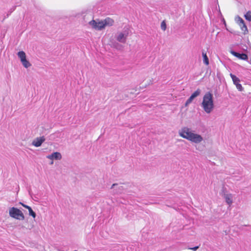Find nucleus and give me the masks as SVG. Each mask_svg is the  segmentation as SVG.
<instances>
[{
  "label": "nucleus",
  "instance_id": "obj_1",
  "mask_svg": "<svg viewBox=\"0 0 251 251\" xmlns=\"http://www.w3.org/2000/svg\"><path fill=\"white\" fill-rule=\"evenodd\" d=\"M178 134L181 137L195 144H201L204 141V138L201 135L187 126H184L179 129Z\"/></svg>",
  "mask_w": 251,
  "mask_h": 251
},
{
  "label": "nucleus",
  "instance_id": "obj_2",
  "mask_svg": "<svg viewBox=\"0 0 251 251\" xmlns=\"http://www.w3.org/2000/svg\"><path fill=\"white\" fill-rule=\"evenodd\" d=\"M201 106L206 114H210L213 111L215 105L212 94L207 92L204 95Z\"/></svg>",
  "mask_w": 251,
  "mask_h": 251
},
{
  "label": "nucleus",
  "instance_id": "obj_3",
  "mask_svg": "<svg viewBox=\"0 0 251 251\" xmlns=\"http://www.w3.org/2000/svg\"><path fill=\"white\" fill-rule=\"evenodd\" d=\"M130 33L129 28L126 26L122 31H118L114 36L115 40L120 43L125 44Z\"/></svg>",
  "mask_w": 251,
  "mask_h": 251
},
{
  "label": "nucleus",
  "instance_id": "obj_4",
  "mask_svg": "<svg viewBox=\"0 0 251 251\" xmlns=\"http://www.w3.org/2000/svg\"><path fill=\"white\" fill-rule=\"evenodd\" d=\"M109 18H107L104 21H100L97 22L96 20H93L89 22V25L93 28L97 30H101L105 28L106 25L109 24Z\"/></svg>",
  "mask_w": 251,
  "mask_h": 251
},
{
  "label": "nucleus",
  "instance_id": "obj_5",
  "mask_svg": "<svg viewBox=\"0 0 251 251\" xmlns=\"http://www.w3.org/2000/svg\"><path fill=\"white\" fill-rule=\"evenodd\" d=\"M9 215L10 217L19 220H23L25 216L23 212L18 208L12 207L9 209Z\"/></svg>",
  "mask_w": 251,
  "mask_h": 251
},
{
  "label": "nucleus",
  "instance_id": "obj_6",
  "mask_svg": "<svg viewBox=\"0 0 251 251\" xmlns=\"http://www.w3.org/2000/svg\"><path fill=\"white\" fill-rule=\"evenodd\" d=\"M230 76H231L234 85H236L237 89L240 91H243V88L241 84L239 83L240 82V79L239 78H238L237 76H236L235 75L230 74Z\"/></svg>",
  "mask_w": 251,
  "mask_h": 251
},
{
  "label": "nucleus",
  "instance_id": "obj_7",
  "mask_svg": "<svg viewBox=\"0 0 251 251\" xmlns=\"http://www.w3.org/2000/svg\"><path fill=\"white\" fill-rule=\"evenodd\" d=\"M223 198L225 200L226 202L230 206L233 202V196L232 194L229 193H224L223 195Z\"/></svg>",
  "mask_w": 251,
  "mask_h": 251
},
{
  "label": "nucleus",
  "instance_id": "obj_8",
  "mask_svg": "<svg viewBox=\"0 0 251 251\" xmlns=\"http://www.w3.org/2000/svg\"><path fill=\"white\" fill-rule=\"evenodd\" d=\"M235 20L240 26L243 25V27H241V30L244 32V33L248 32L247 27L246 25L244 20L240 17L238 16H236L235 18Z\"/></svg>",
  "mask_w": 251,
  "mask_h": 251
},
{
  "label": "nucleus",
  "instance_id": "obj_9",
  "mask_svg": "<svg viewBox=\"0 0 251 251\" xmlns=\"http://www.w3.org/2000/svg\"><path fill=\"white\" fill-rule=\"evenodd\" d=\"M46 139L44 136L36 138L32 142V145L35 147H39L45 142Z\"/></svg>",
  "mask_w": 251,
  "mask_h": 251
},
{
  "label": "nucleus",
  "instance_id": "obj_10",
  "mask_svg": "<svg viewBox=\"0 0 251 251\" xmlns=\"http://www.w3.org/2000/svg\"><path fill=\"white\" fill-rule=\"evenodd\" d=\"M62 157L61 154L59 152H53L51 154L49 155L47 158L51 160H60Z\"/></svg>",
  "mask_w": 251,
  "mask_h": 251
},
{
  "label": "nucleus",
  "instance_id": "obj_11",
  "mask_svg": "<svg viewBox=\"0 0 251 251\" xmlns=\"http://www.w3.org/2000/svg\"><path fill=\"white\" fill-rule=\"evenodd\" d=\"M231 53L236 57L244 60H246L248 59V55L245 53L240 54L239 53L236 52L234 51H231Z\"/></svg>",
  "mask_w": 251,
  "mask_h": 251
},
{
  "label": "nucleus",
  "instance_id": "obj_12",
  "mask_svg": "<svg viewBox=\"0 0 251 251\" xmlns=\"http://www.w3.org/2000/svg\"><path fill=\"white\" fill-rule=\"evenodd\" d=\"M152 84V80L149 78H146L140 83V87L145 88Z\"/></svg>",
  "mask_w": 251,
  "mask_h": 251
},
{
  "label": "nucleus",
  "instance_id": "obj_13",
  "mask_svg": "<svg viewBox=\"0 0 251 251\" xmlns=\"http://www.w3.org/2000/svg\"><path fill=\"white\" fill-rule=\"evenodd\" d=\"M111 189L116 191V193H120L123 190V186L121 184L114 183L111 186Z\"/></svg>",
  "mask_w": 251,
  "mask_h": 251
},
{
  "label": "nucleus",
  "instance_id": "obj_14",
  "mask_svg": "<svg viewBox=\"0 0 251 251\" xmlns=\"http://www.w3.org/2000/svg\"><path fill=\"white\" fill-rule=\"evenodd\" d=\"M23 65L25 68H28L31 66V64L26 59V58L21 60Z\"/></svg>",
  "mask_w": 251,
  "mask_h": 251
},
{
  "label": "nucleus",
  "instance_id": "obj_15",
  "mask_svg": "<svg viewBox=\"0 0 251 251\" xmlns=\"http://www.w3.org/2000/svg\"><path fill=\"white\" fill-rule=\"evenodd\" d=\"M18 57L20 59V60L24 59L26 58V54L23 51H19L17 53Z\"/></svg>",
  "mask_w": 251,
  "mask_h": 251
},
{
  "label": "nucleus",
  "instance_id": "obj_16",
  "mask_svg": "<svg viewBox=\"0 0 251 251\" xmlns=\"http://www.w3.org/2000/svg\"><path fill=\"white\" fill-rule=\"evenodd\" d=\"M202 56L203 57V61L204 63L206 65H209V60L208 57L206 55V53L204 51H202Z\"/></svg>",
  "mask_w": 251,
  "mask_h": 251
},
{
  "label": "nucleus",
  "instance_id": "obj_17",
  "mask_svg": "<svg viewBox=\"0 0 251 251\" xmlns=\"http://www.w3.org/2000/svg\"><path fill=\"white\" fill-rule=\"evenodd\" d=\"M201 93V90L200 89H198L195 91L191 96V97L194 99L197 97L199 96Z\"/></svg>",
  "mask_w": 251,
  "mask_h": 251
},
{
  "label": "nucleus",
  "instance_id": "obj_18",
  "mask_svg": "<svg viewBox=\"0 0 251 251\" xmlns=\"http://www.w3.org/2000/svg\"><path fill=\"white\" fill-rule=\"evenodd\" d=\"M113 47L118 50H121L123 49V46L118 43H114L113 44Z\"/></svg>",
  "mask_w": 251,
  "mask_h": 251
},
{
  "label": "nucleus",
  "instance_id": "obj_19",
  "mask_svg": "<svg viewBox=\"0 0 251 251\" xmlns=\"http://www.w3.org/2000/svg\"><path fill=\"white\" fill-rule=\"evenodd\" d=\"M29 212V215L32 216L33 218H35L36 217V214L35 212L32 210V208L30 207L28 209Z\"/></svg>",
  "mask_w": 251,
  "mask_h": 251
},
{
  "label": "nucleus",
  "instance_id": "obj_20",
  "mask_svg": "<svg viewBox=\"0 0 251 251\" xmlns=\"http://www.w3.org/2000/svg\"><path fill=\"white\" fill-rule=\"evenodd\" d=\"M245 17L246 20L251 21V11H248L245 15Z\"/></svg>",
  "mask_w": 251,
  "mask_h": 251
},
{
  "label": "nucleus",
  "instance_id": "obj_21",
  "mask_svg": "<svg viewBox=\"0 0 251 251\" xmlns=\"http://www.w3.org/2000/svg\"><path fill=\"white\" fill-rule=\"evenodd\" d=\"M194 99L190 96V98L187 100L185 103V106H187L190 103H191Z\"/></svg>",
  "mask_w": 251,
  "mask_h": 251
},
{
  "label": "nucleus",
  "instance_id": "obj_22",
  "mask_svg": "<svg viewBox=\"0 0 251 251\" xmlns=\"http://www.w3.org/2000/svg\"><path fill=\"white\" fill-rule=\"evenodd\" d=\"M161 28L163 31L166 29V24L164 21H162L161 24Z\"/></svg>",
  "mask_w": 251,
  "mask_h": 251
},
{
  "label": "nucleus",
  "instance_id": "obj_23",
  "mask_svg": "<svg viewBox=\"0 0 251 251\" xmlns=\"http://www.w3.org/2000/svg\"><path fill=\"white\" fill-rule=\"evenodd\" d=\"M16 6H14L11 8H10V9L8 11V13L7 15V17L16 9Z\"/></svg>",
  "mask_w": 251,
  "mask_h": 251
},
{
  "label": "nucleus",
  "instance_id": "obj_24",
  "mask_svg": "<svg viewBox=\"0 0 251 251\" xmlns=\"http://www.w3.org/2000/svg\"><path fill=\"white\" fill-rule=\"evenodd\" d=\"M21 203L22 205L24 207H25V208H26V209H28L29 208V207H30V206H28V205H26V204H24V203Z\"/></svg>",
  "mask_w": 251,
  "mask_h": 251
},
{
  "label": "nucleus",
  "instance_id": "obj_25",
  "mask_svg": "<svg viewBox=\"0 0 251 251\" xmlns=\"http://www.w3.org/2000/svg\"><path fill=\"white\" fill-rule=\"evenodd\" d=\"M199 248L198 246L195 247L194 248H189L190 250L196 251Z\"/></svg>",
  "mask_w": 251,
  "mask_h": 251
},
{
  "label": "nucleus",
  "instance_id": "obj_26",
  "mask_svg": "<svg viewBox=\"0 0 251 251\" xmlns=\"http://www.w3.org/2000/svg\"><path fill=\"white\" fill-rule=\"evenodd\" d=\"M113 23H114V20H111V23H110L111 25H113Z\"/></svg>",
  "mask_w": 251,
  "mask_h": 251
},
{
  "label": "nucleus",
  "instance_id": "obj_27",
  "mask_svg": "<svg viewBox=\"0 0 251 251\" xmlns=\"http://www.w3.org/2000/svg\"><path fill=\"white\" fill-rule=\"evenodd\" d=\"M224 24L225 25H226V22H225V21L224 20Z\"/></svg>",
  "mask_w": 251,
  "mask_h": 251
},
{
  "label": "nucleus",
  "instance_id": "obj_28",
  "mask_svg": "<svg viewBox=\"0 0 251 251\" xmlns=\"http://www.w3.org/2000/svg\"><path fill=\"white\" fill-rule=\"evenodd\" d=\"M105 39H106V37H104V38H103L104 41H105Z\"/></svg>",
  "mask_w": 251,
  "mask_h": 251
},
{
  "label": "nucleus",
  "instance_id": "obj_29",
  "mask_svg": "<svg viewBox=\"0 0 251 251\" xmlns=\"http://www.w3.org/2000/svg\"><path fill=\"white\" fill-rule=\"evenodd\" d=\"M250 64H251V59H250Z\"/></svg>",
  "mask_w": 251,
  "mask_h": 251
},
{
  "label": "nucleus",
  "instance_id": "obj_30",
  "mask_svg": "<svg viewBox=\"0 0 251 251\" xmlns=\"http://www.w3.org/2000/svg\"><path fill=\"white\" fill-rule=\"evenodd\" d=\"M241 27H243V25H242V26H240L241 28Z\"/></svg>",
  "mask_w": 251,
  "mask_h": 251
}]
</instances>
